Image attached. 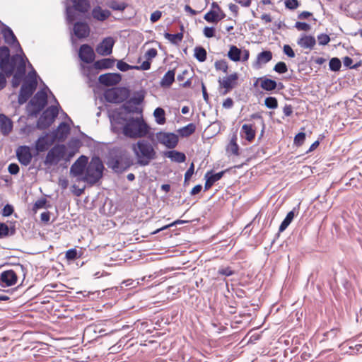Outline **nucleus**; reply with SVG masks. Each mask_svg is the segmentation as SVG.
Wrapping results in <instances>:
<instances>
[{"label":"nucleus","mask_w":362,"mask_h":362,"mask_svg":"<svg viewBox=\"0 0 362 362\" xmlns=\"http://www.w3.org/2000/svg\"><path fill=\"white\" fill-rule=\"evenodd\" d=\"M6 71L7 77L12 76L11 86L18 88L21 84V88L18 97V102L23 105L32 96L37 87V78H39L35 69H31L26 73V69H1Z\"/></svg>","instance_id":"1"},{"label":"nucleus","mask_w":362,"mask_h":362,"mask_svg":"<svg viewBox=\"0 0 362 362\" xmlns=\"http://www.w3.org/2000/svg\"><path fill=\"white\" fill-rule=\"evenodd\" d=\"M132 151L136 163L141 166L148 165L157 158V152L153 144L146 139H140L132 145Z\"/></svg>","instance_id":"2"},{"label":"nucleus","mask_w":362,"mask_h":362,"mask_svg":"<svg viewBox=\"0 0 362 362\" xmlns=\"http://www.w3.org/2000/svg\"><path fill=\"white\" fill-rule=\"evenodd\" d=\"M33 68L25 54H16L10 58V50L6 46L0 47V68Z\"/></svg>","instance_id":"3"},{"label":"nucleus","mask_w":362,"mask_h":362,"mask_svg":"<svg viewBox=\"0 0 362 362\" xmlns=\"http://www.w3.org/2000/svg\"><path fill=\"white\" fill-rule=\"evenodd\" d=\"M75 153L74 151H67L64 144H57L48 151L44 163L47 166L57 165L62 160L66 163L71 160Z\"/></svg>","instance_id":"4"},{"label":"nucleus","mask_w":362,"mask_h":362,"mask_svg":"<svg viewBox=\"0 0 362 362\" xmlns=\"http://www.w3.org/2000/svg\"><path fill=\"white\" fill-rule=\"evenodd\" d=\"M103 169L104 166L100 158L98 156L93 157L88 163L81 180L93 185L102 177Z\"/></svg>","instance_id":"5"},{"label":"nucleus","mask_w":362,"mask_h":362,"mask_svg":"<svg viewBox=\"0 0 362 362\" xmlns=\"http://www.w3.org/2000/svg\"><path fill=\"white\" fill-rule=\"evenodd\" d=\"M133 165V160L126 150H119L109 158L107 165L116 173H122Z\"/></svg>","instance_id":"6"},{"label":"nucleus","mask_w":362,"mask_h":362,"mask_svg":"<svg viewBox=\"0 0 362 362\" xmlns=\"http://www.w3.org/2000/svg\"><path fill=\"white\" fill-rule=\"evenodd\" d=\"M149 132V127L140 118H132L124 128V134L129 138H141Z\"/></svg>","instance_id":"7"},{"label":"nucleus","mask_w":362,"mask_h":362,"mask_svg":"<svg viewBox=\"0 0 362 362\" xmlns=\"http://www.w3.org/2000/svg\"><path fill=\"white\" fill-rule=\"evenodd\" d=\"M252 119L257 120L263 127V129L264 128L263 117L259 112L251 115L249 119H245V121H248L250 122L244 124L242 126L240 129V136L249 142H252L255 140L257 129L255 123L252 122Z\"/></svg>","instance_id":"8"},{"label":"nucleus","mask_w":362,"mask_h":362,"mask_svg":"<svg viewBox=\"0 0 362 362\" xmlns=\"http://www.w3.org/2000/svg\"><path fill=\"white\" fill-rule=\"evenodd\" d=\"M47 88L38 90L28 105V115L36 117L47 104Z\"/></svg>","instance_id":"9"},{"label":"nucleus","mask_w":362,"mask_h":362,"mask_svg":"<svg viewBox=\"0 0 362 362\" xmlns=\"http://www.w3.org/2000/svg\"><path fill=\"white\" fill-rule=\"evenodd\" d=\"M59 110L57 106L52 105L47 107L40 117L37 122V127L39 129L48 128L57 117Z\"/></svg>","instance_id":"10"},{"label":"nucleus","mask_w":362,"mask_h":362,"mask_svg":"<svg viewBox=\"0 0 362 362\" xmlns=\"http://www.w3.org/2000/svg\"><path fill=\"white\" fill-rule=\"evenodd\" d=\"M104 96L107 102L121 103L129 97V90L125 88H112L107 90Z\"/></svg>","instance_id":"11"},{"label":"nucleus","mask_w":362,"mask_h":362,"mask_svg":"<svg viewBox=\"0 0 362 362\" xmlns=\"http://www.w3.org/2000/svg\"><path fill=\"white\" fill-rule=\"evenodd\" d=\"M158 141L168 148H174L178 143V136L174 133L159 132L156 134Z\"/></svg>","instance_id":"12"},{"label":"nucleus","mask_w":362,"mask_h":362,"mask_svg":"<svg viewBox=\"0 0 362 362\" xmlns=\"http://www.w3.org/2000/svg\"><path fill=\"white\" fill-rule=\"evenodd\" d=\"M239 76L237 73H233L223 77L221 80H219V84L221 88L224 90L222 92L223 95H226L232 89L235 88L238 85Z\"/></svg>","instance_id":"13"},{"label":"nucleus","mask_w":362,"mask_h":362,"mask_svg":"<svg viewBox=\"0 0 362 362\" xmlns=\"http://www.w3.org/2000/svg\"><path fill=\"white\" fill-rule=\"evenodd\" d=\"M88 158L86 156H81L71 165L70 171L74 177L83 176Z\"/></svg>","instance_id":"14"},{"label":"nucleus","mask_w":362,"mask_h":362,"mask_svg":"<svg viewBox=\"0 0 362 362\" xmlns=\"http://www.w3.org/2000/svg\"><path fill=\"white\" fill-rule=\"evenodd\" d=\"M115 40L112 37H105L101 42H100L96 48V52L102 56H107L112 54V48L115 45Z\"/></svg>","instance_id":"15"},{"label":"nucleus","mask_w":362,"mask_h":362,"mask_svg":"<svg viewBox=\"0 0 362 362\" xmlns=\"http://www.w3.org/2000/svg\"><path fill=\"white\" fill-rule=\"evenodd\" d=\"M127 123V118L122 113L114 114L111 117L112 130L115 134H124V128Z\"/></svg>","instance_id":"16"},{"label":"nucleus","mask_w":362,"mask_h":362,"mask_svg":"<svg viewBox=\"0 0 362 362\" xmlns=\"http://www.w3.org/2000/svg\"><path fill=\"white\" fill-rule=\"evenodd\" d=\"M16 156L21 164L27 166L33 158L30 148L28 146H20L16 149Z\"/></svg>","instance_id":"17"},{"label":"nucleus","mask_w":362,"mask_h":362,"mask_svg":"<svg viewBox=\"0 0 362 362\" xmlns=\"http://www.w3.org/2000/svg\"><path fill=\"white\" fill-rule=\"evenodd\" d=\"M18 276L16 272L12 269L4 271L0 274V286L8 287L17 283Z\"/></svg>","instance_id":"18"},{"label":"nucleus","mask_w":362,"mask_h":362,"mask_svg":"<svg viewBox=\"0 0 362 362\" xmlns=\"http://www.w3.org/2000/svg\"><path fill=\"white\" fill-rule=\"evenodd\" d=\"M54 139L50 138L49 134L40 136L35 141V148L37 153L45 152L53 144Z\"/></svg>","instance_id":"19"},{"label":"nucleus","mask_w":362,"mask_h":362,"mask_svg":"<svg viewBox=\"0 0 362 362\" xmlns=\"http://www.w3.org/2000/svg\"><path fill=\"white\" fill-rule=\"evenodd\" d=\"M90 32L88 24L86 22H76L74 24L73 33L78 39L87 37Z\"/></svg>","instance_id":"20"},{"label":"nucleus","mask_w":362,"mask_h":362,"mask_svg":"<svg viewBox=\"0 0 362 362\" xmlns=\"http://www.w3.org/2000/svg\"><path fill=\"white\" fill-rule=\"evenodd\" d=\"M78 56L81 61L89 64L93 62L95 53L90 45L84 44L79 49Z\"/></svg>","instance_id":"21"},{"label":"nucleus","mask_w":362,"mask_h":362,"mask_svg":"<svg viewBox=\"0 0 362 362\" xmlns=\"http://www.w3.org/2000/svg\"><path fill=\"white\" fill-rule=\"evenodd\" d=\"M122 78L120 74L116 73H107L99 76V82L106 86H111L117 84Z\"/></svg>","instance_id":"22"},{"label":"nucleus","mask_w":362,"mask_h":362,"mask_svg":"<svg viewBox=\"0 0 362 362\" xmlns=\"http://www.w3.org/2000/svg\"><path fill=\"white\" fill-rule=\"evenodd\" d=\"M225 171H221L219 173L212 174V171H208L204 177L206 179V182L204 184V191H208L211 187L214 185V184L221 180L223 176Z\"/></svg>","instance_id":"23"},{"label":"nucleus","mask_w":362,"mask_h":362,"mask_svg":"<svg viewBox=\"0 0 362 362\" xmlns=\"http://www.w3.org/2000/svg\"><path fill=\"white\" fill-rule=\"evenodd\" d=\"M2 34L6 43L10 45H16L18 47L20 52H23V49L16 37L15 36L13 32L9 27L6 26L2 30Z\"/></svg>","instance_id":"24"},{"label":"nucleus","mask_w":362,"mask_h":362,"mask_svg":"<svg viewBox=\"0 0 362 362\" xmlns=\"http://www.w3.org/2000/svg\"><path fill=\"white\" fill-rule=\"evenodd\" d=\"M298 45L303 49H313L316 44L314 36L302 34L297 41Z\"/></svg>","instance_id":"25"},{"label":"nucleus","mask_w":362,"mask_h":362,"mask_svg":"<svg viewBox=\"0 0 362 362\" xmlns=\"http://www.w3.org/2000/svg\"><path fill=\"white\" fill-rule=\"evenodd\" d=\"M13 129V123L11 119L4 114H0V132L4 135H8Z\"/></svg>","instance_id":"26"},{"label":"nucleus","mask_w":362,"mask_h":362,"mask_svg":"<svg viewBox=\"0 0 362 362\" xmlns=\"http://www.w3.org/2000/svg\"><path fill=\"white\" fill-rule=\"evenodd\" d=\"M91 13L94 19L102 22L107 20L111 15V13L109 10H103L100 6L94 7Z\"/></svg>","instance_id":"27"},{"label":"nucleus","mask_w":362,"mask_h":362,"mask_svg":"<svg viewBox=\"0 0 362 362\" xmlns=\"http://www.w3.org/2000/svg\"><path fill=\"white\" fill-rule=\"evenodd\" d=\"M332 349L321 351L318 354V362H337L338 356L334 353H330Z\"/></svg>","instance_id":"28"},{"label":"nucleus","mask_w":362,"mask_h":362,"mask_svg":"<svg viewBox=\"0 0 362 362\" xmlns=\"http://www.w3.org/2000/svg\"><path fill=\"white\" fill-rule=\"evenodd\" d=\"M144 99L143 94H139L137 96H134L129 99L124 105V108L129 112H134V110L132 109V105H140Z\"/></svg>","instance_id":"29"},{"label":"nucleus","mask_w":362,"mask_h":362,"mask_svg":"<svg viewBox=\"0 0 362 362\" xmlns=\"http://www.w3.org/2000/svg\"><path fill=\"white\" fill-rule=\"evenodd\" d=\"M272 59V53L271 51L266 50L259 53L257 56L255 65L262 66L269 62Z\"/></svg>","instance_id":"30"},{"label":"nucleus","mask_w":362,"mask_h":362,"mask_svg":"<svg viewBox=\"0 0 362 362\" xmlns=\"http://www.w3.org/2000/svg\"><path fill=\"white\" fill-rule=\"evenodd\" d=\"M158 54L157 50L155 48H151L146 51L144 54L145 60L142 62L139 68H150L151 64V60L156 57Z\"/></svg>","instance_id":"31"},{"label":"nucleus","mask_w":362,"mask_h":362,"mask_svg":"<svg viewBox=\"0 0 362 362\" xmlns=\"http://www.w3.org/2000/svg\"><path fill=\"white\" fill-rule=\"evenodd\" d=\"M74 4L73 8L81 13H86L88 11L90 5L88 0H71Z\"/></svg>","instance_id":"32"},{"label":"nucleus","mask_w":362,"mask_h":362,"mask_svg":"<svg viewBox=\"0 0 362 362\" xmlns=\"http://www.w3.org/2000/svg\"><path fill=\"white\" fill-rule=\"evenodd\" d=\"M258 81L260 83V87L267 91L274 90L276 89L277 86L275 81L267 78L266 77L259 78Z\"/></svg>","instance_id":"33"},{"label":"nucleus","mask_w":362,"mask_h":362,"mask_svg":"<svg viewBox=\"0 0 362 362\" xmlns=\"http://www.w3.org/2000/svg\"><path fill=\"white\" fill-rule=\"evenodd\" d=\"M115 62V59L104 58L95 62L92 68H113Z\"/></svg>","instance_id":"34"},{"label":"nucleus","mask_w":362,"mask_h":362,"mask_svg":"<svg viewBox=\"0 0 362 362\" xmlns=\"http://www.w3.org/2000/svg\"><path fill=\"white\" fill-rule=\"evenodd\" d=\"M165 156L177 163H184L186 160V156L184 153L177 151H170L165 153Z\"/></svg>","instance_id":"35"},{"label":"nucleus","mask_w":362,"mask_h":362,"mask_svg":"<svg viewBox=\"0 0 362 362\" xmlns=\"http://www.w3.org/2000/svg\"><path fill=\"white\" fill-rule=\"evenodd\" d=\"M175 69H169L160 81L161 86L169 87L175 80Z\"/></svg>","instance_id":"36"},{"label":"nucleus","mask_w":362,"mask_h":362,"mask_svg":"<svg viewBox=\"0 0 362 362\" xmlns=\"http://www.w3.org/2000/svg\"><path fill=\"white\" fill-rule=\"evenodd\" d=\"M156 122L158 124H164L166 122L165 110L161 107H157L153 112Z\"/></svg>","instance_id":"37"},{"label":"nucleus","mask_w":362,"mask_h":362,"mask_svg":"<svg viewBox=\"0 0 362 362\" xmlns=\"http://www.w3.org/2000/svg\"><path fill=\"white\" fill-rule=\"evenodd\" d=\"M196 130V126L193 123H189L179 130V133L182 137H188Z\"/></svg>","instance_id":"38"},{"label":"nucleus","mask_w":362,"mask_h":362,"mask_svg":"<svg viewBox=\"0 0 362 362\" xmlns=\"http://www.w3.org/2000/svg\"><path fill=\"white\" fill-rule=\"evenodd\" d=\"M164 37L165 39L168 40L171 43L174 45H177L182 40L183 34L182 33H178L176 34L165 33Z\"/></svg>","instance_id":"39"},{"label":"nucleus","mask_w":362,"mask_h":362,"mask_svg":"<svg viewBox=\"0 0 362 362\" xmlns=\"http://www.w3.org/2000/svg\"><path fill=\"white\" fill-rule=\"evenodd\" d=\"M294 216L295 214L293 211H291L287 214L286 218L284 219V221L281 222L279 226V232H283L286 229V228L290 225V223L293 221Z\"/></svg>","instance_id":"40"},{"label":"nucleus","mask_w":362,"mask_h":362,"mask_svg":"<svg viewBox=\"0 0 362 362\" xmlns=\"http://www.w3.org/2000/svg\"><path fill=\"white\" fill-rule=\"evenodd\" d=\"M237 138L236 136H234L231 139L230 141V143L228 144L227 146V151L228 153H230L233 155L238 156L239 155V146L237 144Z\"/></svg>","instance_id":"41"},{"label":"nucleus","mask_w":362,"mask_h":362,"mask_svg":"<svg viewBox=\"0 0 362 362\" xmlns=\"http://www.w3.org/2000/svg\"><path fill=\"white\" fill-rule=\"evenodd\" d=\"M241 54L242 52L240 49L235 46H232L228 52V56L231 60L237 62L240 60Z\"/></svg>","instance_id":"42"},{"label":"nucleus","mask_w":362,"mask_h":362,"mask_svg":"<svg viewBox=\"0 0 362 362\" xmlns=\"http://www.w3.org/2000/svg\"><path fill=\"white\" fill-rule=\"evenodd\" d=\"M194 57L199 62H204L206 59V51L202 47L194 48Z\"/></svg>","instance_id":"43"},{"label":"nucleus","mask_w":362,"mask_h":362,"mask_svg":"<svg viewBox=\"0 0 362 362\" xmlns=\"http://www.w3.org/2000/svg\"><path fill=\"white\" fill-rule=\"evenodd\" d=\"M204 19L209 23H217L220 21L217 15V11L214 10H210L207 12L204 15Z\"/></svg>","instance_id":"44"},{"label":"nucleus","mask_w":362,"mask_h":362,"mask_svg":"<svg viewBox=\"0 0 362 362\" xmlns=\"http://www.w3.org/2000/svg\"><path fill=\"white\" fill-rule=\"evenodd\" d=\"M74 10L73 7L70 6L66 7V20L68 24H72L76 19Z\"/></svg>","instance_id":"45"},{"label":"nucleus","mask_w":362,"mask_h":362,"mask_svg":"<svg viewBox=\"0 0 362 362\" xmlns=\"http://www.w3.org/2000/svg\"><path fill=\"white\" fill-rule=\"evenodd\" d=\"M109 7L113 11H122L126 8L127 4L124 2H117L116 1H112L109 4Z\"/></svg>","instance_id":"46"},{"label":"nucleus","mask_w":362,"mask_h":362,"mask_svg":"<svg viewBox=\"0 0 362 362\" xmlns=\"http://www.w3.org/2000/svg\"><path fill=\"white\" fill-rule=\"evenodd\" d=\"M264 104L270 109H275L278 107V101L274 97H267L264 100Z\"/></svg>","instance_id":"47"},{"label":"nucleus","mask_w":362,"mask_h":362,"mask_svg":"<svg viewBox=\"0 0 362 362\" xmlns=\"http://www.w3.org/2000/svg\"><path fill=\"white\" fill-rule=\"evenodd\" d=\"M337 334V329L332 328L329 331L324 332L322 333L323 339L320 340V342H322L326 339H333L335 338Z\"/></svg>","instance_id":"48"},{"label":"nucleus","mask_w":362,"mask_h":362,"mask_svg":"<svg viewBox=\"0 0 362 362\" xmlns=\"http://www.w3.org/2000/svg\"><path fill=\"white\" fill-rule=\"evenodd\" d=\"M65 257L67 260H74L80 257V255H78V251L76 248H72L66 252Z\"/></svg>","instance_id":"49"},{"label":"nucleus","mask_w":362,"mask_h":362,"mask_svg":"<svg viewBox=\"0 0 362 362\" xmlns=\"http://www.w3.org/2000/svg\"><path fill=\"white\" fill-rule=\"evenodd\" d=\"M46 204L47 200L45 198L37 200L33 206V211L36 213L38 209L44 208Z\"/></svg>","instance_id":"50"},{"label":"nucleus","mask_w":362,"mask_h":362,"mask_svg":"<svg viewBox=\"0 0 362 362\" xmlns=\"http://www.w3.org/2000/svg\"><path fill=\"white\" fill-rule=\"evenodd\" d=\"M322 103H323V105L325 106H326V103H325L323 101V100L322 99V101H318V105H320V108H322V110H321V115H324L326 114H329V111L332 108H333L337 103H332V104H329L327 107L325 108V107H322Z\"/></svg>","instance_id":"51"},{"label":"nucleus","mask_w":362,"mask_h":362,"mask_svg":"<svg viewBox=\"0 0 362 362\" xmlns=\"http://www.w3.org/2000/svg\"><path fill=\"white\" fill-rule=\"evenodd\" d=\"M295 28L298 30L308 31L310 30V25L305 22L297 21L295 23Z\"/></svg>","instance_id":"52"},{"label":"nucleus","mask_w":362,"mask_h":362,"mask_svg":"<svg viewBox=\"0 0 362 362\" xmlns=\"http://www.w3.org/2000/svg\"><path fill=\"white\" fill-rule=\"evenodd\" d=\"M9 235V228L4 223H0V238H5Z\"/></svg>","instance_id":"53"},{"label":"nucleus","mask_w":362,"mask_h":362,"mask_svg":"<svg viewBox=\"0 0 362 362\" xmlns=\"http://www.w3.org/2000/svg\"><path fill=\"white\" fill-rule=\"evenodd\" d=\"M285 6L287 8L293 10L299 6V3L297 0H285Z\"/></svg>","instance_id":"54"},{"label":"nucleus","mask_w":362,"mask_h":362,"mask_svg":"<svg viewBox=\"0 0 362 362\" xmlns=\"http://www.w3.org/2000/svg\"><path fill=\"white\" fill-rule=\"evenodd\" d=\"M218 273L221 275L229 276L234 274V271L230 267L221 268L218 269Z\"/></svg>","instance_id":"55"},{"label":"nucleus","mask_w":362,"mask_h":362,"mask_svg":"<svg viewBox=\"0 0 362 362\" xmlns=\"http://www.w3.org/2000/svg\"><path fill=\"white\" fill-rule=\"evenodd\" d=\"M329 66V68H341V62L339 58L334 57L330 59Z\"/></svg>","instance_id":"56"},{"label":"nucleus","mask_w":362,"mask_h":362,"mask_svg":"<svg viewBox=\"0 0 362 362\" xmlns=\"http://www.w3.org/2000/svg\"><path fill=\"white\" fill-rule=\"evenodd\" d=\"M203 32L204 36L208 38L212 37L215 35V29L213 27H205Z\"/></svg>","instance_id":"57"},{"label":"nucleus","mask_w":362,"mask_h":362,"mask_svg":"<svg viewBox=\"0 0 362 362\" xmlns=\"http://www.w3.org/2000/svg\"><path fill=\"white\" fill-rule=\"evenodd\" d=\"M194 163H191L189 168H188V170L186 171V173L185 174V182H186L190 180L191 177L194 174Z\"/></svg>","instance_id":"58"},{"label":"nucleus","mask_w":362,"mask_h":362,"mask_svg":"<svg viewBox=\"0 0 362 362\" xmlns=\"http://www.w3.org/2000/svg\"><path fill=\"white\" fill-rule=\"evenodd\" d=\"M13 213V207L10 204H6L4 206L2 210V215L4 216H9Z\"/></svg>","instance_id":"59"},{"label":"nucleus","mask_w":362,"mask_h":362,"mask_svg":"<svg viewBox=\"0 0 362 362\" xmlns=\"http://www.w3.org/2000/svg\"><path fill=\"white\" fill-rule=\"evenodd\" d=\"M6 71L0 72V90H3L6 86Z\"/></svg>","instance_id":"60"},{"label":"nucleus","mask_w":362,"mask_h":362,"mask_svg":"<svg viewBox=\"0 0 362 362\" xmlns=\"http://www.w3.org/2000/svg\"><path fill=\"white\" fill-rule=\"evenodd\" d=\"M330 40L329 37L327 35L322 34L318 35V44L325 45Z\"/></svg>","instance_id":"61"},{"label":"nucleus","mask_w":362,"mask_h":362,"mask_svg":"<svg viewBox=\"0 0 362 362\" xmlns=\"http://www.w3.org/2000/svg\"><path fill=\"white\" fill-rule=\"evenodd\" d=\"M19 170V166L16 163H11L8 168V170L11 175H16Z\"/></svg>","instance_id":"62"},{"label":"nucleus","mask_w":362,"mask_h":362,"mask_svg":"<svg viewBox=\"0 0 362 362\" xmlns=\"http://www.w3.org/2000/svg\"><path fill=\"white\" fill-rule=\"evenodd\" d=\"M59 130L62 131V135L66 136L69 133L70 129L66 123L62 122L59 126Z\"/></svg>","instance_id":"63"},{"label":"nucleus","mask_w":362,"mask_h":362,"mask_svg":"<svg viewBox=\"0 0 362 362\" xmlns=\"http://www.w3.org/2000/svg\"><path fill=\"white\" fill-rule=\"evenodd\" d=\"M162 16V13L160 11H156L151 13L150 20L152 23L158 21Z\"/></svg>","instance_id":"64"}]
</instances>
